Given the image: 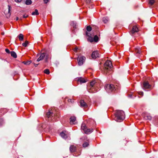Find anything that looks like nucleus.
<instances>
[{
	"label": "nucleus",
	"instance_id": "obj_1",
	"mask_svg": "<svg viewBox=\"0 0 158 158\" xmlns=\"http://www.w3.org/2000/svg\"><path fill=\"white\" fill-rule=\"evenodd\" d=\"M115 115V120L118 122H121L125 118L124 112L123 110H116Z\"/></svg>",
	"mask_w": 158,
	"mask_h": 158
},
{
	"label": "nucleus",
	"instance_id": "obj_2",
	"mask_svg": "<svg viewBox=\"0 0 158 158\" xmlns=\"http://www.w3.org/2000/svg\"><path fill=\"white\" fill-rule=\"evenodd\" d=\"M112 67L111 62L110 61H107L104 64V68L103 69V72L106 74L109 73L111 68Z\"/></svg>",
	"mask_w": 158,
	"mask_h": 158
},
{
	"label": "nucleus",
	"instance_id": "obj_3",
	"mask_svg": "<svg viewBox=\"0 0 158 158\" xmlns=\"http://www.w3.org/2000/svg\"><path fill=\"white\" fill-rule=\"evenodd\" d=\"M46 116L49 119L48 120H52L54 121V119L56 116L55 114V111L52 109L49 110V111L46 114Z\"/></svg>",
	"mask_w": 158,
	"mask_h": 158
},
{
	"label": "nucleus",
	"instance_id": "obj_4",
	"mask_svg": "<svg viewBox=\"0 0 158 158\" xmlns=\"http://www.w3.org/2000/svg\"><path fill=\"white\" fill-rule=\"evenodd\" d=\"M96 85V82L95 81H92L90 85L88 87V91L89 93H94L97 91L95 89V85Z\"/></svg>",
	"mask_w": 158,
	"mask_h": 158
},
{
	"label": "nucleus",
	"instance_id": "obj_5",
	"mask_svg": "<svg viewBox=\"0 0 158 158\" xmlns=\"http://www.w3.org/2000/svg\"><path fill=\"white\" fill-rule=\"evenodd\" d=\"M105 88L107 92L110 93L116 89V87L112 84H108L106 85Z\"/></svg>",
	"mask_w": 158,
	"mask_h": 158
},
{
	"label": "nucleus",
	"instance_id": "obj_6",
	"mask_svg": "<svg viewBox=\"0 0 158 158\" xmlns=\"http://www.w3.org/2000/svg\"><path fill=\"white\" fill-rule=\"evenodd\" d=\"M81 139H82L84 141V143L82 144V146L83 148L87 147L89 145V140L86 137H83Z\"/></svg>",
	"mask_w": 158,
	"mask_h": 158
},
{
	"label": "nucleus",
	"instance_id": "obj_7",
	"mask_svg": "<svg viewBox=\"0 0 158 158\" xmlns=\"http://www.w3.org/2000/svg\"><path fill=\"white\" fill-rule=\"evenodd\" d=\"M143 89H151L152 88V87L151 85L149 84L148 81H145L143 83Z\"/></svg>",
	"mask_w": 158,
	"mask_h": 158
},
{
	"label": "nucleus",
	"instance_id": "obj_8",
	"mask_svg": "<svg viewBox=\"0 0 158 158\" xmlns=\"http://www.w3.org/2000/svg\"><path fill=\"white\" fill-rule=\"evenodd\" d=\"M85 59V57L84 56H79L77 58L78 64L81 65L83 64Z\"/></svg>",
	"mask_w": 158,
	"mask_h": 158
},
{
	"label": "nucleus",
	"instance_id": "obj_9",
	"mask_svg": "<svg viewBox=\"0 0 158 158\" xmlns=\"http://www.w3.org/2000/svg\"><path fill=\"white\" fill-rule=\"evenodd\" d=\"M68 132L66 131H63L60 134L61 136L64 139H66L68 138Z\"/></svg>",
	"mask_w": 158,
	"mask_h": 158
},
{
	"label": "nucleus",
	"instance_id": "obj_10",
	"mask_svg": "<svg viewBox=\"0 0 158 158\" xmlns=\"http://www.w3.org/2000/svg\"><path fill=\"white\" fill-rule=\"evenodd\" d=\"M138 31V28L135 26H133V27L132 28L130 34L132 35H133V34L137 32Z\"/></svg>",
	"mask_w": 158,
	"mask_h": 158
},
{
	"label": "nucleus",
	"instance_id": "obj_11",
	"mask_svg": "<svg viewBox=\"0 0 158 158\" xmlns=\"http://www.w3.org/2000/svg\"><path fill=\"white\" fill-rule=\"evenodd\" d=\"M70 123L71 124H74L77 123L76 118L75 116H71L70 118Z\"/></svg>",
	"mask_w": 158,
	"mask_h": 158
},
{
	"label": "nucleus",
	"instance_id": "obj_12",
	"mask_svg": "<svg viewBox=\"0 0 158 158\" xmlns=\"http://www.w3.org/2000/svg\"><path fill=\"white\" fill-rule=\"evenodd\" d=\"M91 56L93 59H95L99 56L98 52L97 51L93 52Z\"/></svg>",
	"mask_w": 158,
	"mask_h": 158
},
{
	"label": "nucleus",
	"instance_id": "obj_13",
	"mask_svg": "<svg viewBox=\"0 0 158 158\" xmlns=\"http://www.w3.org/2000/svg\"><path fill=\"white\" fill-rule=\"evenodd\" d=\"M86 35L87 36L89 37L88 39V41H89L90 42H92L94 41L93 38L91 37V34H90L89 32H86Z\"/></svg>",
	"mask_w": 158,
	"mask_h": 158
},
{
	"label": "nucleus",
	"instance_id": "obj_14",
	"mask_svg": "<svg viewBox=\"0 0 158 158\" xmlns=\"http://www.w3.org/2000/svg\"><path fill=\"white\" fill-rule=\"evenodd\" d=\"M77 79V81L78 82H79L80 84L85 83L86 82V81L84 78L82 77H79L77 79Z\"/></svg>",
	"mask_w": 158,
	"mask_h": 158
},
{
	"label": "nucleus",
	"instance_id": "obj_15",
	"mask_svg": "<svg viewBox=\"0 0 158 158\" xmlns=\"http://www.w3.org/2000/svg\"><path fill=\"white\" fill-rule=\"evenodd\" d=\"M143 116L144 118L146 120H150L152 119V117L148 114L145 113L143 114Z\"/></svg>",
	"mask_w": 158,
	"mask_h": 158
},
{
	"label": "nucleus",
	"instance_id": "obj_16",
	"mask_svg": "<svg viewBox=\"0 0 158 158\" xmlns=\"http://www.w3.org/2000/svg\"><path fill=\"white\" fill-rule=\"evenodd\" d=\"M81 106L84 108L87 107L88 106L87 104L84 102L83 100H81L80 101Z\"/></svg>",
	"mask_w": 158,
	"mask_h": 158
},
{
	"label": "nucleus",
	"instance_id": "obj_17",
	"mask_svg": "<svg viewBox=\"0 0 158 158\" xmlns=\"http://www.w3.org/2000/svg\"><path fill=\"white\" fill-rule=\"evenodd\" d=\"M45 56V53H41L40 54V56L37 59V61H39L40 60H43L44 59Z\"/></svg>",
	"mask_w": 158,
	"mask_h": 158
},
{
	"label": "nucleus",
	"instance_id": "obj_18",
	"mask_svg": "<svg viewBox=\"0 0 158 158\" xmlns=\"http://www.w3.org/2000/svg\"><path fill=\"white\" fill-rule=\"evenodd\" d=\"M7 111L6 109L3 108L0 110V116H2Z\"/></svg>",
	"mask_w": 158,
	"mask_h": 158
},
{
	"label": "nucleus",
	"instance_id": "obj_19",
	"mask_svg": "<svg viewBox=\"0 0 158 158\" xmlns=\"http://www.w3.org/2000/svg\"><path fill=\"white\" fill-rule=\"evenodd\" d=\"M76 150V147L73 145H71L70 147V150L71 152H75Z\"/></svg>",
	"mask_w": 158,
	"mask_h": 158
},
{
	"label": "nucleus",
	"instance_id": "obj_20",
	"mask_svg": "<svg viewBox=\"0 0 158 158\" xmlns=\"http://www.w3.org/2000/svg\"><path fill=\"white\" fill-rule=\"evenodd\" d=\"M135 52L137 55L136 56L139 57V55L141 52V50L139 47H137L135 48Z\"/></svg>",
	"mask_w": 158,
	"mask_h": 158
},
{
	"label": "nucleus",
	"instance_id": "obj_21",
	"mask_svg": "<svg viewBox=\"0 0 158 158\" xmlns=\"http://www.w3.org/2000/svg\"><path fill=\"white\" fill-rule=\"evenodd\" d=\"M109 21V19L107 17H104L102 18V21L104 23H107Z\"/></svg>",
	"mask_w": 158,
	"mask_h": 158
},
{
	"label": "nucleus",
	"instance_id": "obj_22",
	"mask_svg": "<svg viewBox=\"0 0 158 158\" xmlns=\"http://www.w3.org/2000/svg\"><path fill=\"white\" fill-rule=\"evenodd\" d=\"M93 129H87L86 130H85L84 132L86 134H89V133H90L93 131Z\"/></svg>",
	"mask_w": 158,
	"mask_h": 158
},
{
	"label": "nucleus",
	"instance_id": "obj_23",
	"mask_svg": "<svg viewBox=\"0 0 158 158\" xmlns=\"http://www.w3.org/2000/svg\"><path fill=\"white\" fill-rule=\"evenodd\" d=\"M39 14V13L38 12V10L37 9H35L34 11L33 12L31 15H38Z\"/></svg>",
	"mask_w": 158,
	"mask_h": 158
},
{
	"label": "nucleus",
	"instance_id": "obj_24",
	"mask_svg": "<svg viewBox=\"0 0 158 158\" xmlns=\"http://www.w3.org/2000/svg\"><path fill=\"white\" fill-rule=\"evenodd\" d=\"M86 128L85 124L84 123H82L81 125V129L85 131Z\"/></svg>",
	"mask_w": 158,
	"mask_h": 158
},
{
	"label": "nucleus",
	"instance_id": "obj_25",
	"mask_svg": "<svg viewBox=\"0 0 158 158\" xmlns=\"http://www.w3.org/2000/svg\"><path fill=\"white\" fill-rule=\"evenodd\" d=\"M10 54L11 56L14 58H16L17 57L16 53L14 51H11L10 52Z\"/></svg>",
	"mask_w": 158,
	"mask_h": 158
},
{
	"label": "nucleus",
	"instance_id": "obj_26",
	"mask_svg": "<svg viewBox=\"0 0 158 158\" xmlns=\"http://www.w3.org/2000/svg\"><path fill=\"white\" fill-rule=\"evenodd\" d=\"M71 25L74 28H77V25L76 23H74V22H71Z\"/></svg>",
	"mask_w": 158,
	"mask_h": 158
},
{
	"label": "nucleus",
	"instance_id": "obj_27",
	"mask_svg": "<svg viewBox=\"0 0 158 158\" xmlns=\"http://www.w3.org/2000/svg\"><path fill=\"white\" fill-rule=\"evenodd\" d=\"M18 37H19V40H20V41H22L23 40V35L22 34H20L19 36H18Z\"/></svg>",
	"mask_w": 158,
	"mask_h": 158
},
{
	"label": "nucleus",
	"instance_id": "obj_28",
	"mask_svg": "<svg viewBox=\"0 0 158 158\" xmlns=\"http://www.w3.org/2000/svg\"><path fill=\"white\" fill-rule=\"evenodd\" d=\"M31 0H27L25 2V4L27 5H30L32 3Z\"/></svg>",
	"mask_w": 158,
	"mask_h": 158
},
{
	"label": "nucleus",
	"instance_id": "obj_29",
	"mask_svg": "<svg viewBox=\"0 0 158 158\" xmlns=\"http://www.w3.org/2000/svg\"><path fill=\"white\" fill-rule=\"evenodd\" d=\"M93 39H94V42H97L98 41V37L97 35H95L94 36Z\"/></svg>",
	"mask_w": 158,
	"mask_h": 158
},
{
	"label": "nucleus",
	"instance_id": "obj_30",
	"mask_svg": "<svg viewBox=\"0 0 158 158\" xmlns=\"http://www.w3.org/2000/svg\"><path fill=\"white\" fill-rule=\"evenodd\" d=\"M31 62V61H23V63L25 65H28L30 64Z\"/></svg>",
	"mask_w": 158,
	"mask_h": 158
},
{
	"label": "nucleus",
	"instance_id": "obj_31",
	"mask_svg": "<svg viewBox=\"0 0 158 158\" xmlns=\"http://www.w3.org/2000/svg\"><path fill=\"white\" fill-rule=\"evenodd\" d=\"M155 2V0H150L149 3L151 5H152Z\"/></svg>",
	"mask_w": 158,
	"mask_h": 158
},
{
	"label": "nucleus",
	"instance_id": "obj_32",
	"mask_svg": "<svg viewBox=\"0 0 158 158\" xmlns=\"http://www.w3.org/2000/svg\"><path fill=\"white\" fill-rule=\"evenodd\" d=\"M28 43V42L27 41H26L24 43H23L22 45L24 47H26L27 46Z\"/></svg>",
	"mask_w": 158,
	"mask_h": 158
},
{
	"label": "nucleus",
	"instance_id": "obj_33",
	"mask_svg": "<svg viewBox=\"0 0 158 158\" xmlns=\"http://www.w3.org/2000/svg\"><path fill=\"white\" fill-rule=\"evenodd\" d=\"M86 30L88 31H90L92 30V28L90 26H88L86 27Z\"/></svg>",
	"mask_w": 158,
	"mask_h": 158
},
{
	"label": "nucleus",
	"instance_id": "obj_34",
	"mask_svg": "<svg viewBox=\"0 0 158 158\" xmlns=\"http://www.w3.org/2000/svg\"><path fill=\"white\" fill-rule=\"evenodd\" d=\"M44 73L47 74H48L50 73V71L49 69H46L44 70Z\"/></svg>",
	"mask_w": 158,
	"mask_h": 158
},
{
	"label": "nucleus",
	"instance_id": "obj_35",
	"mask_svg": "<svg viewBox=\"0 0 158 158\" xmlns=\"http://www.w3.org/2000/svg\"><path fill=\"white\" fill-rule=\"evenodd\" d=\"M11 7L9 5L8 6V13H10V11L11 10Z\"/></svg>",
	"mask_w": 158,
	"mask_h": 158
},
{
	"label": "nucleus",
	"instance_id": "obj_36",
	"mask_svg": "<svg viewBox=\"0 0 158 158\" xmlns=\"http://www.w3.org/2000/svg\"><path fill=\"white\" fill-rule=\"evenodd\" d=\"M5 51L6 52L8 53H10V50L8 49H7V48L6 49Z\"/></svg>",
	"mask_w": 158,
	"mask_h": 158
},
{
	"label": "nucleus",
	"instance_id": "obj_37",
	"mask_svg": "<svg viewBox=\"0 0 158 158\" xmlns=\"http://www.w3.org/2000/svg\"><path fill=\"white\" fill-rule=\"evenodd\" d=\"M139 94L140 95L143 96V92H139Z\"/></svg>",
	"mask_w": 158,
	"mask_h": 158
},
{
	"label": "nucleus",
	"instance_id": "obj_38",
	"mask_svg": "<svg viewBox=\"0 0 158 158\" xmlns=\"http://www.w3.org/2000/svg\"><path fill=\"white\" fill-rule=\"evenodd\" d=\"M28 17V15H23V17L24 18H26Z\"/></svg>",
	"mask_w": 158,
	"mask_h": 158
},
{
	"label": "nucleus",
	"instance_id": "obj_39",
	"mask_svg": "<svg viewBox=\"0 0 158 158\" xmlns=\"http://www.w3.org/2000/svg\"><path fill=\"white\" fill-rule=\"evenodd\" d=\"M45 3H47L49 1V0H43Z\"/></svg>",
	"mask_w": 158,
	"mask_h": 158
},
{
	"label": "nucleus",
	"instance_id": "obj_40",
	"mask_svg": "<svg viewBox=\"0 0 158 158\" xmlns=\"http://www.w3.org/2000/svg\"><path fill=\"white\" fill-rule=\"evenodd\" d=\"M77 49H78V48L77 47H76V48H74L73 51L75 52H76L77 50Z\"/></svg>",
	"mask_w": 158,
	"mask_h": 158
},
{
	"label": "nucleus",
	"instance_id": "obj_41",
	"mask_svg": "<svg viewBox=\"0 0 158 158\" xmlns=\"http://www.w3.org/2000/svg\"><path fill=\"white\" fill-rule=\"evenodd\" d=\"M22 0H15V1L16 2H20Z\"/></svg>",
	"mask_w": 158,
	"mask_h": 158
},
{
	"label": "nucleus",
	"instance_id": "obj_42",
	"mask_svg": "<svg viewBox=\"0 0 158 158\" xmlns=\"http://www.w3.org/2000/svg\"><path fill=\"white\" fill-rule=\"evenodd\" d=\"M85 0L87 3H89L91 1V0Z\"/></svg>",
	"mask_w": 158,
	"mask_h": 158
},
{
	"label": "nucleus",
	"instance_id": "obj_43",
	"mask_svg": "<svg viewBox=\"0 0 158 158\" xmlns=\"http://www.w3.org/2000/svg\"><path fill=\"white\" fill-rule=\"evenodd\" d=\"M3 121V120L2 119H0V125L1 124Z\"/></svg>",
	"mask_w": 158,
	"mask_h": 158
},
{
	"label": "nucleus",
	"instance_id": "obj_44",
	"mask_svg": "<svg viewBox=\"0 0 158 158\" xmlns=\"http://www.w3.org/2000/svg\"><path fill=\"white\" fill-rule=\"evenodd\" d=\"M38 65V64H34V65L35 66V67H37V65Z\"/></svg>",
	"mask_w": 158,
	"mask_h": 158
},
{
	"label": "nucleus",
	"instance_id": "obj_45",
	"mask_svg": "<svg viewBox=\"0 0 158 158\" xmlns=\"http://www.w3.org/2000/svg\"><path fill=\"white\" fill-rule=\"evenodd\" d=\"M19 19V18L18 17H17L16 18V20H18Z\"/></svg>",
	"mask_w": 158,
	"mask_h": 158
}]
</instances>
